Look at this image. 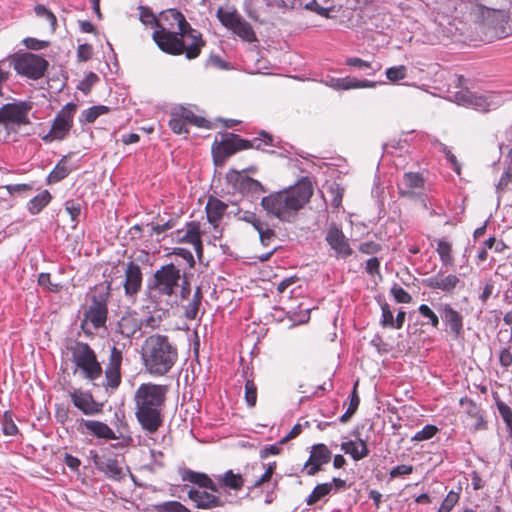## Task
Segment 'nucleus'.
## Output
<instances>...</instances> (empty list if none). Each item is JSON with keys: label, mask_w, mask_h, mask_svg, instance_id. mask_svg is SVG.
I'll list each match as a JSON object with an SVG mask.
<instances>
[{"label": "nucleus", "mask_w": 512, "mask_h": 512, "mask_svg": "<svg viewBox=\"0 0 512 512\" xmlns=\"http://www.w3.org/2000/svg\"><path fill=\"white\" fill-rule=\"evenodd\" d=\"M152 38L161 51L171 55L185 53L187 59L197 58L205 45L201 34L176 9H167L159 14Z\"/></svg>", "instance_id": "obj_1"}, {"label": "nucleus", "mask_w": 512, "mask_h": 512, "mask_svg": "<svg viewBox=\"0 0 512 512\" xmlns=\"http://www.w3.org/2000/svg\"><path fill=\"white\" fill-rule=\"evenodd\" d=\"M312 195L311 181L302 178L295 186L264 196L260 204L268 217L291 223L295 221L298 212L310 201Z\"/></svg>", "instance_id": "obj_2"}, {"label": "nucleus", "mask_w": 512, "mask_h": 512, "mask_svg": "<svg viewBox=\"0 0 512 512\" xmlns=\"http://www.w3.org/2000/svg\"><path fill=\"white\" fill-rule=\"evenodd\" d=\"M168 386L152 382L142 383L135 391V417L147 433H155L163 424Z\"/></svg>", "instance_id": "obj_3"}, {"label": "nucleus", "mask_w": 512, "mask_h": 512, "mask_svg": "<svg viewBox=\"0 0 512 512\" xmlns=\"http://www.w3.org/2000/svg\"><path fill=\"white\" fill-rule=\"evenodd\" d=\"M141 358L145 371L154 377L168 374L178 361V349L166 335L153 334L142 346Z\"/></svg>", "instance_id": "obj_4"}, {"label": "nucleus", "mask_w": 512, "mask_h": 512, "mask_svg": "<svg viewBox=\"0 0 512 512\" xmlns=\"http://www.w3.org/2000/svg\"><path fill=\"white\" fill-rule=\"evenodd\" d=\"M71 353V360L76 368L81 371L84 379L98 385L96 381L102 377L103 368L97 359L95 351L81 341H75L68 347Z\"/></svg>", "instance_id": "obj_5"}, {"label": "nucleus", "mask_w": 512, "mask_h": 512, "mask_svg": "<svg viewBox=\"0 0 512 512\" xmlns=\"http://www.w3.org/2000/svg\"><path fill=\"white\" fill-rule=\"evenodd\" d=\"M10 63L17 74L32 80L42 78L49 66V62L44 57L30 52L11 56Z\"/></svg>", "instance_id": "obj_6"}, {"label": "nucleus", "mask_w": 512, "mask_h": 512, "mask_svg": "<svg viewBox=\"0 0 512 512\" xmlns=\"http://www.w3.org/2000/svg\"><path fill=\"white\" fill-rule=\"evenodd\" d=\"M182 276L181 270L173 263L163 265L155 271L150 288L160 296L171 297L179 289Z\"/></svg>", "instance_id": "obj_7"}, {"label": "nucleus", "mask_w": 512, "mask_h": 512, "mask_svg": "<svg viewBox=\"0 0 512 512\" xmlns=\"http://www.w3.org/2000/svg\"><path fill=\"white\" fill-rule=\"evenodd\" d=\"M216 16L220 23L231 30L235 35L245 42H256V33L249 22H247L234 7L224 9L219 7Z\"/></svg>", "instance_id": "obj_8"}, {"label": "nucleus", "mask_w": 512, "mask_h": 512, "mask_svg": "<svg viewBox=\"0 0 512 512\" xmlns=\"http://www.w3.org/2000/svg\"><path fill=\"white\" fill-rule=\"evenodd\" d=\"M458 105L473 108L480 112H489L502 105V99L495 93L477 94L468 89H461L453 94Z\"/></svg>", "instance_id": "obj_9"}, {"label": "nucleus", "mask_w": 512, "mask_h": 512, "mask_svg": "<svg viewBox=\"0 0 512 512\" xmlns=\"http://www.w3.org/2000/svg\"><path fill=\"white\" fill-rule=\"evenodd\" d=\"M109 286L105 289L95 290L91 296V303L84 313V322L91 323L95 329L104 327L107 321Z\"/></svg>", "instance_id": "obj_10"}, {"label": "nucleus", "mask_w": 512, "mask_h": 512, "mask_svg": "<svg viewBox=\"0 0 512 512\" xmlns=\"http://www.w3.org/2000/svg\"><path fill=\"white\" fill-rule=\"evenodd\" d=\"M77 105L73 102L67 103L55 116L51 129L43 140H63L67 137L70 129L73 126L74 114L76 113Z\"/></svg>", "instance_id": "obj_11"}, {"label": "nucleus", "mask_w": 512, "mask_h": 512, "mask_svg": "<svg viewBox=\"0 0 512 512\" xmlns=\"http://www.w3.org/2000/svg\"><path fill=\"white\" fill-rule=\"evenodd\" d=\"M31 110V104L20 101L4 104L0 108V125L6 128L29 124L28 112Z\"/></svg>", "instance_id": "obj_12"}, {"label": "nucleus", "mask_w": 512, "mask_h": 512, "mask_svg": "<svg viewBox=\"0 0 512 512\" xmlns=\"http://www.w3.org/2000/svg\"><path fill=\"white\" fill-rule=\"evenodd\" d=\"M123 362V352L121 349L113 346L110 349L108 363L106 364L104 373L105 380L102 387L107 391L109 389L115 390L121 384V367Z\"/></svg>", "instance_id": "obj_13"}, {"label": "nucleus", "mask_w": 512, "mask_h": 512, "mask_svg": "<svg viewBox=\"0 0 512 512\" xmlns=\"http://www.w3.org/2000/svg\"><path fill=\"white\" fill-rule=\"evenodd\" d=\"M509 16L504 10H491L484 17V26L490 37L504 38L509 35L511 28L508 25Z\"/></svg>", "instance_id": "obj_14"}, {"label": "nucleus", "mask_w": 512, "mask_h": 512, "mask_svg": "<svg viewBox=\"0 0 512 512\" xmlns=\"http://www.w3.org/2000/svg\"><path fill=\"white\" fill-rule=\"evenodd\" d=\"M325 240L334 251L336 258H347L352 255L353 250L350 247L349 240L335 223H332L326 232Z\"/></svg>", "instance_id": "obj_15"}, {"label": "nucleus", "mask_w": 512, "mask_h": 512, "mask_svg": "<svg viewBox=\"0 0 512 512\" xmlns=\"http://www.w3.org/2000/svg\"><path fill=\"white\" fill-rule=\"evenodd\" d=\"M96 469L105 474V476L114 481H121L125 477L120 462L115 457L100 456L94 453L92 456Z\"/></svg>", "instance_id": "obj_16"}, {"label": "nucleus", "mask_w": 512, "mask_h": 512, "mask_svg": "<svg viewBox=\"0 0 512 512\" xmlns=\"http://www.w3.org/2000/svg\"><path fill=\"white\" fill-rule=\"evenodd\" d=\"M442 321L446 325L449 333L454 339H458L463 334V316L455 310L450 304L442 303L438 308Z\"/></svg>", "instance_id": "obj_17"}, {"label": "nucleus", "mask_w": 512, "mask_h": 512, "mask_svg": "<svg viewBox=\"0 0 512 512\" xmlns=\"http://www.w3.org/2000/svg\"><path fill=\"white\" fill-rule=\"evenodd\" d=\"M238 138L237 134L226 133L222 134L221 140H215L212 147V154L214 161L218 163L219 161H224L227 157L233 155L234 153L241 151V148H238L236 139Z\"/></svg>", "instance_id": "obj_18"}, {"label": "nucleus", "mask_w": 512, "mask_h": 512, "mask_svg": "<svg viewBox=\"0 0 512 512\" xmlns=\"http://www.w3.org/2000/svg\"><path fill=\"white\" fill-rule=\"evenodd\" d=\"M424 186V178L416 172H406L400 183H398V193L401 197L416 199L420 196V190Z\"/></svg>", "instance_id": "obj_19"}, {"label": "nucleus", "mask_w": 512, "mask_h": 512, "mask_svg": "<svg viewBox=\"0 0 512 512\" xmlns=\"http://www.w3.org/2000/svg\"><path fill=\"white\" fill-rule=\"evenodd\" d=\"M69 396L73 405L85 415H94L102 410V404L96 402L90 392L73 389L69 391Z\"/></svg>", "instance_id": "obj_20"}, {"label": "nucleus", "mask_w": 512, "mask_h": 512, "mask_svg": "<svg viewBox=\"0 0 512 512\" xmlns=\"http://www.w3.org/2000/svg\"><path fill=\"white\" fill-rule=\"evenodd\" d=\"M142 271L138 264L130 261L125 270L124 290L127 297H134L142 287Z\"/></svg>", "instance_id": "obj_21"}, {"label": "nucleus", "mask_w": 512, "mask_h": 512, "mask_svg": "<svg viewBox=\"0 0 512 512\" xmlns=\"http://www.w3.org/2000/svg\"><path fill=\"white\" fill-rule=\"evenodd\" d=\"M188 497L199 509H213L224 506V501L219 496L200 489L191 488L188 491Z\"/></svg>", "instance_id": "obj_22"}, {"label": "nucleus", "mask_w": 512, "mask_h": 512, "mask_svg": "<svg viewBox=\"0 0 512 512\" xmlns=\"http://www.w3.org/2000/svg\"><path fill=\"white\" fill-rule=\"evenodd\" d=\"M460 283L458 276L449 274L446 276L437 274L424 280V285L430 289H439L445 293H451Z\"/></svg>", "instance_id": "obj_23"}, {"label": "nucleus", "mask_w": 512, "mask_h": 512, "mask_svg": "<svg viewBox=\"0 0 512 512\" xmlns=\"http://www.w3.org/2000/svg\"><path fill=\"white\" fill-rule=\"evenodd\" d=\"M181 479L186 482H190L199 486V488H205L212 492H218V486L213 480L205 473L196 472L191 469L185 468L180 471Z\"/></svg>", "instance_id": "obj_24"}, {"label": "nucleus", "mask_w": 512, "mask_h": 512, "mask_svg": "<svg viewBox=\"0 0 512 512\" xmlns=\"http://www.w3.org/2000/svg\"><path fill=\"white\" fill-rule=\"evenodd\" d=\"M80 425L97 438L106 440L117 439L114 431L106 423L101 421L81 419Z\"/></svg>", "instance_id": "obj_25"}, {"label": "nucleus", "mask_w": 512, "mask_h": 512, "mask_svg": "<svg viewBox=\"0 0 512 512\" xmlns=\"http://www.w3.org/2000/svg\"><path fill=\"white\" fill-rule=\"evenodd\" d=\"M238 189L251 200L258 199L261 193L267 192V189L256 179L249 176H241L238 179Z\"/></svg>", "instance_id": "obj_26"}, {"label": "nucleus", "mask_w": 512, "mask_h": 512, "mask_svg": "<svg viewBox=\"0 0 512 512\" xmlns=\"http://www.w3.org/2000/svg\"><path fill=\"white\" fill-rule=\"evenodd\" d=\"M227 207V204L218 198L210 197L205 207L208 222L214 227H217Z\"/></svg>", "instance_id": "obj_27"}, {"label": "nucleus", "mask_w": 512, "mask_h": 512, "mask_svg": "<svg viewBox=\"0 0 512 512\" xmlns=\"http://www.w3.org/2000/svg\"><path fill=\"white\" fill-rule=\"evenodd\" d=\"M140 329L141 322L130 313L123 315L117 324V331L126 338H132Z\"/></svg>", "instance_id": "obj_28"}, {"label": "nucleus", "mask_w": 512, "mask_h": 512, "mask_svg": "<svg viewBox=\"0 0 512 512\" xmlns=\"http://www.w3.org/2000/svg\"><path fill=\"white\" fill-rule=\"evenodd\" d=\"M341 450L349 454L354 461H359L369 455L366 441L358 438L356 441H347L341 444Z\"/></svg>", "instance_id": "obj_29"}, {"label": "nucleus", "mask_w": 512, "mask_h": 512, "mask_svg": "<svg viewBox=\"0 0 512 512\" xmlns=\"http://www.w3.org/2000/svg\"><path fill=\"white\" fill-rule=\"evenodd\" d=\"M260 136L262 138H254L252 141H249L246 139H242L238 135V138L236 139L238 148H241V150L250 148L264 150V146H274L273 137L271 135H269L265 131H261Z\"/></svg>", "instance_id": "obj_30"}, {"label": "nucleus", "mask_w": 512, "mask_h": 512, "mask_svg": "<svg viewBox=\"0 0 512 512\" xmlns=\"http://www.w3.org/2000/svg\"><path fill=\"white\" fill-rule=\"evenodd\" d=\"M345 64L349 67L362 70L367 76L375 75L382 68V65L379 62L366 61L359 57H348L345 60Z\"/></svg>", "instance_id": "obj_31"}, {"label": "nucleus", "mask_w": 512, "mask_h": 512, "mask_svg": "<svg viewBox=\"0 0 512 512\" xmlns=\"http://www.w3.org/2000/svg\"><path fill=\"white\" fill-rule=\"evenodd\" d=\"M178 241L181 243H192L201 236L200 225L196 221L186 223L184 229L177 230Z\"/></svg>", "instance_id": "obj_32"}, {"label": "nucleus", "mask_w": 512, "mask_h": 512, "mask_svg": "<svg viewBox=\"0 0 512 512\" xmlns=\"http://www.w3.org/2000/svg\"><path fill=\"white\" fill-rule=\"evenodd\" d=\"M52 199L48 190H44L35 197H33L27 204V209L31 215H37L41 210L46 207Z\"/></svg>", "instance_id": "obj_33"}, {"label": "nucleus", "mask_w": 512, "mask_h": 512, "mask_svg": "<svg viewBox=\"0 0 512 512\" xmlns=\"http://www.w3.org/2000/svg\"><path fill=\"white\" fill-rule=\"evenodd\" d=\"M219 483L233 490H241L244 485V479L241 474H236L232 470L226 471L223 475L218 476Z\"/></svg>", "instance_id": "obj_34"}, {"label": "nucleus", "mask_w": 512, "mask_h": 512, "mask_svg": "<svg viewBox=\"0 0 512 512\" xmlns=\"http://www.w3.org/2000/svg\"><path fill=\"white\" fill-rule=\"evenodd\" d=\"M71 172L67 166V157L63 156L47 177V183L53 184L65 179Z\"/></svg>", "instance_id": "obj_35"}, {"label": "nucleus", "mask_w": 512, "mask_h": 512, "mask_svg": "<svg viewBox=\"0 0 512 512\" xmlns=\"http://www.w3.org/2000/svg\"><path fill=\"white\" fill-rule=\"evenodd\" d=\"M110 108L105 105H96L89 107L81 112L79 122L82 124L93 123L99 116L107 114Z\"/></svg>", "instance_id": "obj_36"}, {"label": "nucleus", "mask_w": 512, "mask_h": 512, "mask_svg": "<svg viewBox=\"0 0 512 512\" xmlns=\"http://www.w3.org/2000/svg\"><path fill=\"white\" fill-rule=\"evenodd\" d=\"M341 90L359 89V88H375L377 82L363 79L359 80L355 77H343L341 78Z\"/></svg>", "instance_id": "obj_37"}, {"label": "nucleus", "mask_w": 512, "mask_h": 512, "mask_svg": "<svg viewBox=\"0 0 512 512\" xmlns=\"http://www.w3.org/2000/svg\"><path fill=\"white\" fill-rule=\"evenodd\" d=\"M309 457L311 461L324 465L330 462L332 453L325 444L319 443L312 446Z\"/></svg>", "instance_id": "obj_38"}, {"label": "nucleus", "mask_w": 512, "mask_h": 512, "mask_svg": "<svg viewBox=\"0 0 512 512\" xmlns=\"http://www.w3.org/2000/svg\"><path fill=\"white\" fill-rule=\"evenodd\" d=\"M175 112L186 124L188 123L197 127H206L207 121L203 117L195 115L193 111L188 108L180 106L175 109Z\"/></svg>", "instance_id": "obj_39"}, {"label": "nucleus", "mask_w": 512, "mask_h": 512, "mask_svg": "<svg viewBox=\"0 0 512 512\" xmlns=\"http://www.w3.org/2000/svg\"><path fill=\"white\" fill-rule=\"evenodd\" d=\"M331 493V484L321 483L315 486L310 495L306 498V504L315 505L319 500Z\"/></svg>", "instance_id": "obj_40"}, {"label": "nucleus", "mask_w": 512, "mask_h": 512, "mask_svg": "<svg viewBox=\"0 0 512 512\" xmlns=\"http://www.w3.org/2000/svg\"><path fill=\"white\" fill-rule=\"evenodd\" d=\"M202 301V292L201 288L197 287L192 300L188 303L185 309V317L189 320L196 319L199 311V307Z\"/></svg>", "instance_id": "obj_41"}, {"label": "nucleus", "mask_w": 512, "mask_h": 512, "mask_svg": "<svg viewBox=\"0 0 512 512\" xmlns=\"http://www.w3.org/2000/svg\"><path fill=\"white\" fill-rule=\"evenodd\" d=\"M0 422L2 425V432L6 436H15L19 433V429L14 423L12 413L10 411H5L3 415L0 417Z\"/></svg>", "instance_id": "obj_42"}, {"label": "nucleus", "mask_w": 512, "mask_h": 512, "mask_svg": "<svg viewBox=\"0 0 512 512\" xmlns=\"http://www.w3.org/2000/svg\"><path fill=\"white\" fill-rule=\"evenodd\" d=\"M156 512H191L179 501H166L154 505Z\"/></svg>", "instance_id": "obj_43"}, {"label": "nucleus", "mask_w": 512, "mask_h": 512, "mask_svg": "<svg viewBox=\"0 0 512 512\" xmlns=\"http://www.w3.org/2000/svg\"><path fill=\"white\" fill-rule=\"evenodd\" d=\"M451 251L452 246L449 242L445 240H439L437 242V252L444 265H451L453 263Z\"/></svg>", "instance_id": "obj_44"}, {"label": "nucleus", "mask_w": 512, "mask_h": 512, "mask_svg": "<svg viewBox=\"0 0 512 512\" xmlns=\"http://www.w3.org/2000/svg\"><path fill=\"white\" fill-rule=\"evenodd\" d=\"M64 207L65 211L69 214L71 221L74 223L72 228H76L82 211L81 204L74 200H68L65 202Z\"/></svg>", "instance_id": "obj_45"}, {"label": "nucleus", "mask_w": 512, "mask_h": 512, "mask_svg": "<svg viewBox=\"0 0 512 512\" xmlns=\"http://www.w3.org/2000/svg\"><path fill=\"white\" fill-rule=\"evenodd\" d=\"M439 432V429L437 426L432 424L425 425L420 431L414 434V436L411 438V441L415 442H421L426 441L431 438H433L437 433Z\"/></svg>", "instance_id": "obj_46"}, {"label": "nucleus", "mask_w": 512, "mask_h": 512, "mask_svg": "<svg viewBox=\"0 0 512 512\" xmlns=\"http://www.w3.org/2000/svg\"><path fill=\"white\" fill-rule=\"evenodd\" d=\"M420 315L427 319V322H423V325L430 324L434 328L439 326V318L437 314L426 304H421L418 307Z\"/></svg>", "instance_id": "obj_47"}, {"label": "nucleus", "mask_w": 512, "mask_h": 512, "mask_svg": "<svg viewBox=\"0 0 512 512\" xmlns=\"http://www.w3.org/2000/svg\"><path fill=\"white\" fill-rule=\"evenodd\" d=\"M302 7L306 10L315 12L316 14L324 17H328L329 12L332 10L331 6H323L319 3L318 0H311L305 4L302 3V6L300 8Z\"/></svg>", "instance_id": "obj_48"}, {"label": "nucleus", "mask_w": 512, "mask_h": 512, "mask_svg": "<svg viewBox=\"0 0 512 512\" xmlns=\"http://www.w3.org/2000/svg\"><path fill=\"white\" fill-rule=\"evenodd\" d=\"M386 77L392 82H396L406 78L407 68L404 65L392 66L386 69Z\"/></svg>", "instance_id": "obj_49"}, {"label": "nucleus", "mask_w": 512, "mask_h": 512, "mask_svg": "<svg viewBox=\"0 0 512 512\" xmlns=\"http://www.w3.org/2000/svg\"><path fill=\"white\" fill-rule=\"evenodd\" d=\"M245 401L249 407H254L257 401V387L253 380L245 383Z\"/></svg>", "instance_id": "obj_50"}, {"label": "nucleus", "mask_w": 512, "mask_h": 512, "mask_svg": "<svg viewBox=\"0 0 512 512\" xmlns=\"http://www.w3.org/2000/svg\"><path fill=\"white\" fill-rule=\"evenodd\" d=\"M169 127L176 134L188 133L186 123L175 111L172 113V118L169 120Z\"/></svg>", "instance_id": "obj_51"}, {"label": "nucleus", "mask_w": 512, "mask_h": 512, "mask_svg": "<svg viewBox=\"0 0 512 512\" xmlns=\"http://www.w3.org/2000/svg\"><path fill=\"white\" fill-rule=\"evenodd\" d=\"M496 406L503 421L507 427L512 430V409L503 401H497Z\"/></svg>", "instance_id": "obj_52"}, {"label": "nucleus", "mask_w": 512, "mask_h": 512, "mask_svg": "<svg viewBox=\"0 0 512 512\" xmlns=\"http://www.w3.org/2000/svg\"><path fill=\"white\" fill-rule=\"evenodd\" d=\"M34 11L38 17L46 19L49 22V24L51 25V27L53 29H55L57 19H56L55 15L50 10H48L42 4H38L35 6Z\"/></svg>", "instance_id": "obj_53"}, {"label": "nucleus", "mask_w": 512, "mask_h": 512, "mask_svg": "<svg viewBox=\"0 0 512 512\" xmlns=\"http://www.w3.org/2000/svg\"><path fill=\"white\" fill-rule=\"evenodd\" d=\"M381 312H382L381 321H380L381 325L383 327L393 328L394 327V317H393V313L391 311L390 305L386 302L382 303L381 304Z\"/></svg>", "instance_id": "obj_54"}, {"label": "nucleus", "mask_w": 512, "mask_h": 512, "mask_svg": "<svg viewBox=\"0 0 512 512\" xmlns=\"http://www.w3.org/2000/svg\"><path fill=\"white\" fill-rule=\"evenodd\" d=\"M390 292L398 303H410L412 300L411 295L397 284L392 286Z\"/></svg>", "instance_id": "obj_55"}, {"label": "nucleus", "mask_w": 512, "mask_h": 512, "mask_svg": "<svg viewBox=\"0 0 512 512\" xmlns=\"http://www.w3.org/2000/svg\"><path fill=\"white\" fill-rule=\"evenodd\" d=\"M140 21L145 25L157 27L158 17L147 7H140Z\"/></svg>", "instance_id": "obj_56"}, {"label": "nucleus", "mask_w": 512, "mask_h": 512, "mask_svg": "<svg viewBox=\"0 0 512 512\" xmlns=\"http://www.w3.org/2000/svg\"><path fill=\"white\" fill-rule=\"evenodd\" d=\"M38 284L47 288L51 292H58L62 288L61 285L51 282V276L49 273H40L38 276Z\"/></svg>", "instance_id": "obj_57"}, {"label": "nucleus", "mask_w": 512, "mask_h": 512, "mask_svg": "<svg viewBox=\"0 0 512 512\" xmlns=\"http://www.w3.org/2000/svg\"><path fill=\"white\" fill-rule=\"evenodd\" d=\"M99 81V77L93 73V72H89L88 74H86L85 78L80 82L78 88L84 92V93H88L92 86Z\"/></svg>", "instance_id": "obj_58"}, {"label": "nucleus", "mask_w": 512, "mask_h": 512, "mask_svg": "<svg viewBox=\"0 0 512 512\" xmlns=\"http://www.w3.org/2000/svg\"><path fill=\"white\" fill-rule=\"evenodd\" d=\"M271 5L284 10L299 9L302 6V0H272Z\"/></svg>", "instance_id": "obj_59"}, {"label": "nucleus", "mask_w": 512, "mask_h": 512, "mask_svg": "<svg viewBox=\"0 0 512 512\" xmlns=\"http://www.w3.org/2000/svg\"><path fill=\"white\" fill-rule=\"evenodd\" d=\"M23 43L26 46V48H28L30 50H35V51L42 50V49L48 47V45H49L48 41H43V40H39V39L32 38V37L25 38L23 40Z\"/></svg>", "instance_id": "obj_60"}, {"label": "nucleus", "mask_w": 512, "mask_h": 512, "mask_svg": "<svg viewBox=\"0 0 512 512\" xmlns=\"http://www.w3.org/2000/svg\"><path fill=\"white\" fill-rule=\"evenodd\" d=\"M414 468L412 465H398L394 468H392L389 472L390 478H398L405 475H410L413 472Z\"/></svg>", "instance_id": "obj_61"}, {"label": "nucleus", "mask_w": 512, "mask_h": 512, "mask_svg": "<svg viewBox=\"0 0 512 512\" xmlns=\"http://www.w3.org/2000/svg\"><path fill=\"white\" fill-rule=\"evenodd\" d=\"M458 500H459V494L454 491H450L447 494V496L445 497V499L442 501L441 507L446 512H450L453 509V507L456 505Z\"/></svg>", "instance_id": "obj_62"}, {"label": "nucleus", "mask_w": 512, "mask_h": 512, "mask_svg": "<svg viewBox=\"0 0 512 512\" xmlns=\"http://www.w3.org/2000/svg\"><path fill=\"white\" fill-rule=\"evenodd\" d=\"M259 238L263 246H270L276 238V233L268 226L259 233Z\"/></svg>", "instance_id": "obj_63"}, {"label": "nucleus", "mask_w": 512, "mask_h": 512, "mask_svg": "<svg viewBox=\"0 0 512 512\" xmlns=\"http://www.w3.org/2000/svg\"><path fill=\"white\" fill-rule=\"evenodd\" d=\"M381 250V246L373 241L363 242L359 245V251L363 254L373 255Z\"/></svg>", "instance_id": "obj_64"}]
</instances>
